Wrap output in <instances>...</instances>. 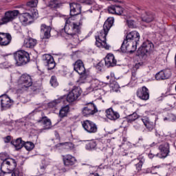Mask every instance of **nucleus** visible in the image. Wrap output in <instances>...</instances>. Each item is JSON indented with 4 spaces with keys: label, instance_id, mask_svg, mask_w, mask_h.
<instances>
[{
    "label": "nucleus",
    "instance_id": "nucleus-36",
    "mask_svg": "<svg viewBox=\"0 0 176 176\" xmlns=\"http://www.w3.org/2000/svg\"><path fill=\"white\" fill-rule=\"evenodd\" d=\"M12 176H23V172L19 168L13 169Z\"/></svg>",
    "mask_w": 176,
    "mask_h": 176
},
{
    "label": "nucleus",
    "instance_id": "nucleus-3",
    "mask_svg": "<svg viewBox=\"0 0 176 176\" xmlns=\"http://www.w3.org/2000/svg\"><path fill=\"white\" fill-rule=\"evenodd\" d=\"M14 58L18 67L25 65L30 63V54L24 50H19L14 53Z\"/></svg>",
    "mask_w": 176,
    "mask_h": 176
},
{
    "label": "nucleus",
    "instance_id": "nucleus-27",
    "mask_svg": "<svg viewBox=\"0 0 176 176\" xmlns=\"http://www.w3.org/2000/svg\"><path fill=\"white\" fill-rule=\"evenodd\" d=\"M142 122L146 129H148V131H152V129H155V123L149 121L148 118H142Z\"/></svg>",
    "mask_w": 176,
    "mask_h": 176
},
{
    "label": "nucleus",
    "instance_id": "nucleus-51",
    "mask_svg": "<svg viewBox=\"0 0 176 176\" xmlns=\"http://www.w3.org/2000/svg\"><path fill=\"white\" fill-rule=\"evenodd\" d=\"M104 63H105L104 60H101L100 62H99L98 63V67H104Z\"/></svg>",
    "mask_w": 176,
    "mask_h": 176
},
{
    "label": "nucleus",
    "instance_id": "nucleus-6",
    "mask_svg": "<svg viewBox=\"0 0 176 176\" xmlns=\"http://www.w3.org/2000/svg\"><path fill=\"white\" fill-rule=\"evenodd\" d=\"M19 87L22 89H28L32 86V77L28 74H22L18 81Z\"/></svg>",
    "mask_w": 176,
    "mask_h": 176
},
{
    "label": "nucleus",
    "instance_id": "nucleus-18",
    "mask_svg": "<svg viewBox=\"0 0 176 176\" xmlns=\"http://www.w3.org/2000/svg\"><path fill=\"white\" fill-rule=\"evenodd\" d=\"M63 164L65 167H69L74 166L76 163V158L71 155H66L63 156Z\"/></svg>",
    "mask_w": 176,
    "mask_h": 176
},
{
    "label": "nucleus",
    "instance_id": "nucleus-53",
    "mask_svg": "<svg viewBox=\"0 0 176 176\" xmlns=\"http://www.w3.org/2000/svg\"><path fill=\"white\" fill-rule=\"evenodd\" d=\"M133 127L135 129V130H140V125H134Z\"/></svg>",
    "mask_w": 176,
    "mask_h": 176
},
{
    "label": "nucleus",
    "instance_id": "nucleus-63",
    "mask_svg": "<svg viewBox=\"0 0 176 176\" xmlns=\"http://www.w3.org/2000/svg\"><path fill=\"white\" fill-rule=\"evenodd\" d=\"M107 1H113V0H107Z\"/></svg>",
    "mask_w": 176,
    "mask_h": 176
},
{
    "label": "nucleus",
    "instance_id": "nucleus-38",
    "mask_svg": "<svg viewBox=\"0 0 176 176\" xmlns=\"http://www.w3.org/2000/svg\"><path fill=\"white\" fill-rule=\"evenodd\" d=\"M60 102H61V100L60 99L55 100L50 102L48 104V106L50 107V108H54V107H56V105H57V104H60Z\"/></svg>",
    "mask_w": 176,
    "mask_h": 176
},
{
    "label": "nucleus",
    "instance_id": "nucleus-13",
    "mask_svg": "<svg viewBox=\"0 0 176 176\" xmlns=\"http://www.w3.org/2000/svg\"><path fill=\"white\" fill-rule=\"evenodd\" d=\"M37 123H41L44 126L45 130H49L52 129V120L47 117L45 116V113L41 114L40 119L37 120Z\"/></svg>",
    "mask_w": 176,
    "mask_h": 176
},
{
    "label": "nucleus",
    "instance_id": "nucleus-7",
    "mask_svg": "<svg viewBox=\"0 0 176 176\" xmlns=\"http://www.w3.org/2000/svg\"><path fill=\"white\" fill-rule=\"evenodd\" d=\"M153 50V43L150 41L144 42L140 47L138 49V53L142 56H145L146 53H149Z\"/></svg>",
    "mask_w": 176,
    "mask_h": 176
},
{
    "label": "nucleus",
    "instance_id": "nucleus-15",
    "mask_svg": "<svg viewBox=\"0 0 176 176\" xmlns=\"http://www.w3.org/2000/svg\"><path fill=\"white\" fill-rule=\"evenodd\" d=\"M129 42H135V45H138L140 42V33L137 31H132L129 32L125 38Z\"/></svg>",
    "mask_w": 176,
    "mask_h": 176
},
{
    "label": "nucleus",
    "instance_id": "nucleus-12",
    "mask_svg": "<svg viewBox=\"0 0 176 176\" xmlns=\"http://www.w3.org/2000/svg\"><path fill=\"white\" fill-rule=\"evenodd\" d=\"M44 57L45 64L47 65V69L49 71L54 69L56 67V62L54 61L53 56H52V55L45 54Z\"/></svg>",
    "mask_w": 176,
    "mask_h": 176
},
{
    "label": "nucleus",
    "instance_id": "nucleus-30",
    "mask_svg": "<svg viewBox=\"0 0 176 176\" xmlns=\"http://www.w3.org/2000/svg\"><path fill=\"white\" fill-rule=\"evenodd\" d=\"M129 41L125 38L121 45V52H122V53H126V52H132V50H130V48L129 47L130 43L127 44Z\"/></svg>",
    "mask_w": 176,
    "mask_h": 176
},
{
    "label": "nucleus",
    "instance_id": "nucleus-23",
    "mask_svg": "<svg viewBox=\"0 0 176 176\" xmlns=\"http://www.w3.org/2000/svg\"><path fill=\"white\" fill-rule=\"evenodd\" d=\"M36 45V40L32 38H26L23 43L24 47H28L29 49H32Z\"/></svg>",
    "mask_w": 176,
    "mask_h": 176
},
{
    "label": "nucleus",
    "instance_id": "nucleus-31",
    "mask_svg": "<svg viewBox=\"0 0 176 176\" xmlns=\"http://www.w3.org/2000/svg\"><path fill=\"white\" fill-rule=\"evenodd\" d=\"M62 5L63 4L57 0H52L49 3V7L52 9H57L58 8H60Z\"/></svg>",
    "mask_w": 176,
    "mask_h": 176
},
{
    "label": "nucleus",
    "instance_id": "nucleus-56",
    "mask_svg": "<svg viewBox=\"0 0 176 176\" xmlns=\"http://www.w3.org/2000/svg\"><path fill=\"white\" fill-rule=\"evenodd\" d=\"M148 157H150V159H152L153 157V154L149 153L148 154Z\"/></svg>",
    "mask_w": 176,
    "mask_h": 176
},
{
    "label": "nucleus",
    "instance_id": "nucleus-14",
    "mask_svg": "<svg viewBox=\"0 0 176 176\" xmlns=\"http://www.w3.org/2000/svg\"><path fill=\"white\" fill-rule=\"evenodd\" d=\"M12 41V35L9 33L0 32V45L1 46H8Z\"/></svg>",
    "mask_w": 176,
    "mask_h": 176
},
{
    "label": "nucleus",
    "instance_id": "nucleus-48",
    "mask_svg": "<svg viewBox=\"0 0 176 176\" xmlns=\"http://www.w3.org/2000/svg\"><path fill=\"white\" fill-rule=\"evenodd\" d=\"M11 140H12V136L8 135L4 138V142H6V144H8L10 142Z\"/></svg>",
    "mask_w": 176,
    "mask_h": 176
},
{
    "label": "nucleus",
    "instance_id": "nucleus-28",
    "mask_svg": "<svg viewBox=\"0 0 176 176\" xmlns=\"http://www.w3.org/2000/svg\"><path fill=\"white\" fill-rule=\"evenodd\" d=\"M125 119L127 122V123H133V122H135L137 119H138V114L137 113L134 112L131 115L127 116L125 117Z\"/></svg>",
    "mask_w": 176,
    "mask_h": 176
},
{
    "label": "nucleus",
    "instance_id": "nucleus-39",
    "mask_svg": "<svg viewBox=\"0 0 176 176\" xmlns=\"http://www.w3.org/2000/svg\"><path fill=\"white\" fill-rule=\"evenodd\" d=\"M50 83L52 86H54V87L58 86V82H57V78L56 76H52Z\"/></svg>",
    "mask_w": 176,
    "mask_h": 176
},
{
    "label": "nucleus",
    "instance_id": "nucleus-34",
    "mask_svg": "<svg viewBox=\"0 0 176 176\" xmlns=\"http://www.w3.org/2000/svg\"><path fill=\"white\" fill-rule=\"evenodd\" d=\"M23 146L25 148L27 151H32V149H34V143L31 142H24Z\"/></svg>",
    "mask_w": 176,
    "mask_h": 176
},
{
    "label": "nucleus",
    "instance_id": "nucleus-45",
    "mask_svg": "<svg viewBox=\"0 0 176 176\" xmlns=\"http://www.w3.org/2000/svg\"><path fill=\"white\" fill-rule=\"evenodd\" d=\"M126 24L129 28H134V21L133 20H127Z\"/></svg>",
    "mask_w": 176,
    "mask_h": 176
},
{
    "label": "nucleus",
    "instance_id": "nucleus-46",
    "mask_svg": "<svg viewBox=\"0 0 176 176\" xmlns=\"http://www.w3.org/2000/svg\"><path fill=\"white\" fill-rule=\"evenodd\" d=\"M89 124V120H85L82 123V127L86 130V131H89V126L87 125Z\"/></svg>",
    "mask_w": 176,
    "mask_h": 176
},
{
    "label": "nucleus",
    "instance_id": "nucleus-60",
    "mask_svg": "<svg viewBox=\"0 0 176 176\" xmlns=\"http://www.w3.org/2000/svg\"><path fill=\"white\" fill-rule=\"evenodd\" d=\"M98 168H101V165L98 166Z\"/></svg>",
    "mask_w": 176,
    "mask_h": 176
},
{
    "label": "nucleus",
    "instance_id": "nucleus-11",
    "mask_svg": "<svg viewBox=\"0 0 176 176\" xmlns=\"http://www.w3.org/2000/svg\"><path fill=\"white\" fill-rule=\"evenodd\" d=\"M171 77V70L165 69L162 70L160 72L157 73L155 75L156 80H164L166 79H168Z\"/></svg>",
    "mask_w": 176,
    "mask_h": 176
},
{
    "label": "nucleus",
    "instance_id": "nucleus-49",
    "mask_svg": "<svg viewBox=\"0 0 176 176\" xmlns=\"http://www.w3.org/2000/svg\"><path fill=\"white\" fill-rule=\"evenodd\" d=\"M130 43L132 44V47H133V50L131 52H134V50H137V45L135 44V42L133 41V42H130Z\"/></svg>",
    "mask_w": 176,
    "mask_h": 176
},
{
    "label": "nucleus",
    "instance_id": "nucleus-29",
    "mask_svg": "<svg viewBox=\"0 0 176 176\" xmlns=\"http://www.w3.org/2000/svg\"><path fill=\"white\" fill-rule=\"evenodd\" d=\"M68 112H69V105L62 107L59 111L60 118H65L68 115Z\"/></svg>",
    "mask_w": 176,
    "mask_h": 176
},
{
    "label": "nucleus",
    "instance_id": "nucleus-9",
    "mask_svg": "<svg viewBox=\"0 0 176 176\" xmlns=\"http://www.w3.org/2000/svg\"><path fill=\"white\" fill-rule=\"evenodd\" d=\"M0 101L1 108H3V109H8L13 105V100L6 94L0 96Z\"/></svg>",
    "mask_w": 176,
    "mask_h": 176
},
{
    "label": "nucleus",
    "instance_id": "nucleus-10",
    "mask_svg": "<svg viewBox=\"0 0 176 176\" xmlns=\"http://www.w3.org/2000/svg\"><path fill=\"white\" fill-rule=\"evenodd\" d=\"M19 20L23 25H27V24L34 23V16L28 12L23 13L19 15Z\"/></svg>",
    "mask_w": 176,
    "mask_h": 176
},
{
    "label": "nucleus",
    "instance_id": "nucleus-35",
    "mask_svg": "<svg viewBox=\"0 0 176 176\" xmlns=\"http://www.w3.org/2000/svg\"><path fill=\"white\" fill-rule=\"evenodd\" d=\"M38 5V0H32L27 3L28 8H36Z\"/></svg>",
    "mask_w": 176,
    "mask_h": 176
},
{
    "label": "nucleus",
    "instance_id": "nucleus-24",
    "mask_svg": "<svg viewBox=\"0 0 176 176\" xmlns=\"http://www.w3.org/2000/svg\"><path fill=\"white\" fill-rule=\"evenodd\" d=\"M142 20L144 23H151L153 20H155V15L152 12H145L142 15Z\"/></svg>",
    "mask_w": 176,
    "mask_h": 176
},
{
    "label": "nucleus",
    "instance_id": "nucleus-22",
    "mask_svg": "<svg viewBox=\"0 0 176 176\" xmlns=\"http://www.w3.org/2000/svg\"><path fill=\"white\" fill-rule=\"evenodd\" d=\"M4 167H6V164L8 167H11V170L13 171L16 167H17V162L16 160L13 158H6L3 161Z\"/></svg>",
    "mask_w": 176,
    "mask_h": 176
},
{
    "label": "nucleus",
    "instance_id": "nucleus-62",
    "mask_svg": "<svg viewBox=\"0 0 176 176\" xmlns=\"http://www.w3.org/2000/svg\"><path fill=\"white\" fill-rule=\"evenodd\" d=\"M20 89H18L17 91H19Z\"/></svg>",
    "mask_w": 176,
    "mask_h": 176
},
{
    "label": "nucleus",
    "instance_id": "nucleus-50",
    "mask_svg": "<svg viewBox=\"0 0 176 176\" xmlns=\"http://www.w3.org/2000/svg\"><path fill=\"white\" fill-rule=\"evenodd\" d=\"M155 168H160V166H156L152 168L151 173H153V174H157V173L153 172V170H155Z\"/></svg>",
    "mask_w": 176,
    "mask_h": 176
},
{
    "label": "nucleus",
    "instance_id": "nucleus-52",
    "mask_svg": "<svg viewBox=\"0 0 176 176\" xmlns=\"http://www.w3.org/2000/svg\"><path fill=\"white\" fill-rule=\"evenodd\" d=\"M89 5H96V0H89Z\"/></svg>",
    "mask_w": 176,
    "mask_h": 176
},
{
    "label": "nucleus",
    "instance_id": "nucleus-26",
    "mask_svg": "<svg viewBox=\"0 0 176 176\" xmlns=\"http://www.w3.org/2000/svg\"><path fill=\"white\" fill-rule=\"evenodd\" d=\"M89 115H95L98 112V109L97 108V105L94 101L89 102Z\"/></svg>",
    "mask_w": 176,
    "mask_h": 176
},
{
    "label": "nucleus",
    "instance_id": "nucleus-47",
    "mask_svg": "<svg viewBox=\"0 0 176 176\" xmlns=\"http://www.w3.org/2000/svg\"><path fill=\"white\" fill-rule=\"evenodd\" d=\"M45 170H46V166H42L40 167L38 171H40V175H42L43 173H45Z\"/></svg>",
    "mask_w": 176,
    "mask_h": 176
},
{
    "label": "nucleus",
    "instance_id": "nucleus-8",
    "mask_svg": "<svg viewBox=\"0 0 176 176\" xmlns=\"http://www.w3.org/2000/svg\"><path fill=\"white\" fill-rule=\"evenodd\" d=\"M79 96H80V88L74 87V89L69 92L66 98L68 102H74L76 100H78Z\"/></svg>",
    "mask_w": 176,
    "mask_h": 176
},
{
    "label": "nucleus",
    "instance_id": "nucleus-44",
    "mask_svg": "<svg viewBox=\"0 0 176 176\" xmlns=\"http://www.w3.org/2000/svg\"><path fill=\"white\" fill-rule=\"evenodd\" d=\"M82 116H89V107H84L82 109Z\"/></svg>",
    "mask_w": 176,
    "mask_h": 176
},
{
    "label": "nucleus",
    "instance_id": "nucleus-2",
    "mask_svg": "<svg viewBox=\"0 0 176 176\" xmlns=\"http://www.w3.org/2000/svg\"><path fill=\"white\" fill-rule=\"evenodd\" d=\"M114 20L113 17H110L104 22L103 30L100 32L98 37H96V45L98 47H102L106 50H109L110 46L107 44V35H108L109 30L113 25Z\"/></svg>",
    "mask_w": 176,
    "mask_h": 176
},
{
    "label": "nucleus",
    "instance_id": "nucleus-55",
    "mask_svg": "<svg viewBox=\"0 0 176 176\" xmlns=\"http://www.w3.org/2000/svg\"><path fill=\"white\" fill-rule=\"evenodd\" d=\"M91 175H94V176H101L98 173H91Z\"/></svg>",
    "mask_w": 176,
    "mask_h": 176
},
{
    "label": "nucleus",
    "instance_id": "nucleus-61",
    "mask_svg": "<svg viewBox=\"0 0 176 176\" xmlns=\"http://www.w3.org/2000/svg\"><path fill=\"white\" fill-rule=\"evenodd\" d=\"M98 69H100V71H101V69L98 68Z\"/></svg>",
    "mask_w": 176,
    "mask_h": 176
},
{
    "label": "nucleus",
    "instance_id": "nucleus-32",
    "mask_svg": "<svg viewBox=\"0 0 176 176\" xmlns=\"http://www.w3.org/2000/svg\"><path fill=\"white\" fill-rule=\"evenodd\" d=\"M11 167L8 166V164L6 165V166H3V162L1 163V173H3L4 174H10L12 173V170H11Z\"/></svg>",
    "mask_w": 176,
    "mask_h": 176
},
{
    "label": "nucleus",
    "instance_id": "nucleus-57",
    "mask_svg": "<svg viewBox=\"0 0 176 176\" xmlns=\"http://www.w3.org/2000/svg\"><path fill=\"white\" fill-rule=\"evenodd\" d=\"M3 175H5V173L3 172L0 173V176H3Z\"/></svg>",
    "mask_w": 176,
    "mask_h": 176
},
{
    "label": "nucleus",
    "instance_id": "nucleus-54",
    "mask_svg": "<svg viewBox=\"0 0 176 176\" xmlns=\"http://www.w3.org/2000/svg\"><path fill=\"white\" fill-rule=\"evenodd\" d=\"M60 171H62V173H67V169L65 168H62Z\"/></svg>",
    "mask_w": 176,
    "mask_h": 176
},
{
    "label": "nucleus",
    "instance_id": "nucleus-40",
    "mask_svg": "<svg viewBox=\"0 0 176 176\" xmlns=\"http://www.w3.org/2000/svg\"><path fill=\"white\" fill-rule=\"evenodd\" d=\"M144 164V161L142 160H140V162L135 164L136 170L138 172L142 170V165Z\"/></svg>",
    "mask_w": 176,
    "mask_h": 176
},
{
    "label": "nucleus",
    "instance_id": "nucleus-37",
    "mask_svg": "<svg viewBox=\"0 0 176 176\" xmlns=\"http://www.w3.org/2000/svg\"><path fill=\"white\" fill-rule=\"evenodd\" d=\"M116 14L118 16H121V14H123V8L119 6H116Z\"/></svg>",
    "mask_w": 176,
    "mask_h": 176
},
{
    "label": "nucleus",
    "instance_id": "nucleus-58",
    "mask_svg": "<svg viewBox=\"0 0 176 176\" xmlns=\"http://www.w3.org/2000/svg\"><path fill=\"white\" fill-rule=\"evenodd\" d=\"M138 10H141V8L140 7L137 8Z\"/></svg>",
    "mask_w": 176,
    "mask_h": 176
},
{
    "label": "nucleus",
    "instance_id": "nucleus-19",
    "mask_svg": "<svg viewBox=\"0 0 176 176\" xmlns=\"http://www.w3.org/2000/svg\"><path fill=\"white\" fill-rule=\"evenodd\" d=\"M106 116L110 120H118L120 118V115L117 111H113V109L109 108L106 109Z\"/></svg>",
    "mask_w": 176,
    "mask_h": 176
},
{
    "label": "nucleus",
    "instance_id": "nucleus-33",
    "mask_svg": "<svg viewBox=\"0 0 176 176\" xmlns=\"http://www.w3.org/2000/svg\"><path fill=\"white\" fill-rule=\"evenodd\" d=\"M89 126L90 127L89 133H97V125L94 122L89 121Z\"/></svg>",
    "mask_w": 176,
    "mask_h": 176
},
{
    "label": "nucleus",
    "instance_id": "nucleus-21",
    "mask_svg": "<svg viewBox=\"0 0 176 176\" xmlns=\"http://www.w3.org/2000/svg\"><path fill=\"white\" fill-rule=\"evenodd\" d=\"M159 149L161 152L162 157H167L168 153H170V144L168 143H164L159 146Z\"/></svg>",
    "mask_w": 176,
    "mask_h": 176
},
{
    "label": "nucleus",
    "instance_id": "nucleus-41",
    "mask_svg": "<svg viewBox=\"0 0 176 176\" xmlns=\"http://www.w3.org/2000/svg\"><path fill=\"white\" fill-rule=\"evenodd\" d=\"M116 6H113V5L108 7L109 13H111V14H116Z\"/></svg>",
    "mask_w": 176,
    "mask_h": 176
},
{
    "label": "nucleus",
    "instance_id": "nucleus-42",
    "mask_svg": "<svg viewBox=\"0 0 176 176\" xmlns=\"http://www.w3.org/2000/svg\"><path fill=\"white\" fill-rule=\"evenodd\" d=\"M89 148L90 149H94L96 146H97V143L96 142L95 140H89Z\"/></svg>",
    "mask_w": 176,
    "mask_h": 176
},
{
    "label": "nucleus",
    "instance_id": "nucleus-17",
    "mask_svg": "<svg viewBox=\"0 0 176 176\" xmlns=\"http://www.w3.org/2000/svg\"><path fill=\"white\" fill-rule=\"evenodd\" d=\"M137 96L140 100H149V90L146 87H142L141 89H138L137 91Z\"/></svg>",
    "mask_w": 176,
    "mask_h": 176
},
{
    "label": "nucleus",
    "instance_id": "nucleus-25",
    "mask_svg": "<svg viewBox=\"0 0 176 176\" xmlns=\"http://www.w3.org/2000/svg\"><path fill=\"white\" fill-rule=\"evenodd\" d=\"M24 141L21 139V138H17L16 140H12L11 142V144L14 145V146L16 148L17 151L19 149H21L23 146H24Z\"/></svg>",
    "mask_w": 176,
    "mask_h": 176
},
{
    "label": "nucleus",
    "instance_id": "nucleus-64",
    "mask_svg": "<svg viewBox=\"0 0 176 176\" xmlns=\"http://www.w3.org/2000/svg\"><path fill=\"white\" fill-rule=\"evenodd\" d=\"M89 12H92V11L89 10Z\"/></svg>",
    "mask_w": 176,
    "mask_h": 176
},
{
    "label": "nucleus",
    "instance_id": "nucleus-20",
    "mask_svg": "<svg viewBox=\"0 0 176 176\" xmlns=\"http://www.w3.org/2000/svg\"><path fill=\"white\" fill-rule=\"evenodd\" d=\"M116 63V59H115V56L112 54H107L104 58L105 66L107 67V68H109V67H115Z\"/></svg>",
    "mask_w": 176,
    "mask_h": 176
},
{
    "label": "nucleus",
    "instance_id": "nucleus-16",
    "mask_svg": "<svg viewBox=\"0 0 176 176\" xmlns=\"http://www.w3.org/2000/svg\"><path fill=\"white\" fill-rule=\"evenodd\" d=\"M41 32L43 34V39H50L52 34V27L43 23L41 25Z\"/></svg>",
    "mask_w": 176,
    "mask_h": 176
},
{
    "label": "nucleus",
    "instance_id": "nucleus-1",
    "mask_svg": "<svg viewBox=\"0 0 176 176\" xmlns=\"http://www.w3.org/2000/svg\"><path fill=\"white\" fill-rule=\"evenodd\" d=\"M69 6L71 16L66 20L64 30L67 35L78 36L76 34L80 32V25H82V22H80L82 17L79 16L82 13V6H80V4L76 3H72L69 4ZM78 19L80 20L79 22H72V20Z\"/></svg>",
    "mask_w": 176,
    "mask_h": 176
},
{
    "label": "nucleus",
    "instance_id": "nucleus-5",
    "mask_svg": "<svg viewBox=\"0 0 176 176\" xmlns=\"http://www.w3.org/2000/svg\"><path fill=\"white\" fill-rule=\"evenodd\" d=\"M19 16V10H10L5 12L4 15L0 19V25H4L13 21L16 16Z\"/></svg>",
    "mask_w": 176,
    "mask_h": 176
},
{
    "label": "nucleus",
    "instance_id": "nucleus-43",
    "mask_svg": "<svg viewBox=\"0 0 176 176\" xmlns=\"http://www.w3.org/2000/svg\"><path fill=\"white\" fill-rule=\"evenodd\" d=\"M67 149H74V145L72 142H66L65 143Z\"/></svg>",
    "mask_w": 176,
    "mask_h": 176
},
{
    "label": "nucleus",
    "instance_id": "nucleus-59",
    "mask_svg": "<svg viewBox=\"0 0 176 176\" xmlns=\"http://www.w3.org/2000/svg\"><path fill=\"white\" fill-rule=\"evenodd\" d=\"M107 79H109V76H107Z\"/></svg>",
    "mask_w": 176,
    "mask_h": 176
},
{
    "label": "nucleus",
    "instance_id": "nucleus-4",
    "mask_svg": "<svg viewBox=\"0 0 176 176\" xmlns=\"http://www.w3.org/2000/svg\"><path fill=\"white\" fill-rule=\"evenodd\" d=\"M74 69L76 72H78L80 77V82L83 83V80H86L87 79V75H86V69L85 68V65L81 60H78L74 63Z\"/></svg>",
    "mask_w": 176,
    "mask_h": 176
}]
</instances>
